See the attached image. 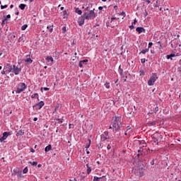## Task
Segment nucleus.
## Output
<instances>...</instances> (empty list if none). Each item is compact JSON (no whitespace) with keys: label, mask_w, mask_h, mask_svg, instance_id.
Returning <instances> with one entry per match:
<instances>
[{"label":"nucleus","mask_w":181,"mask_h":181,"mask_svg":"<svg viewBox=\"0 0 181 181\" xmlns=\"http://www.w3.org/2000/svg\"><path fill=\"white\" fill-rule=\"evenodd\" d=\"M112 125L115 129V131H118L121 127H122V120L121 117L115 116L112 119Z\"/></svg>","instance_id":"f257e3e1"},{"label":"nucleus","mask_w":181,"mask_h":181,"mask_svg":"<svg viewBox=\"0 0 181 181\" xmlns=\"http://www.w3.org/2000/svg\"><path fill=\"white\" fill-rule=\"evenodd\" d=\"M6 67H8V73H11L12 71V73H14L15 76H18L19 73L22 71V68H19L15 65L12 66L11 64H7Z\"/></svg>","instance_id":"f03ea898"},{"label":"nucleus","mask_w":181,"mask_h":181,"mask_svg":"<svg viewBox=\"0 0 181 181\" xmlns=\"http://www.w3.org/2000/svg\"><path fill=\"white\" fill-rule=\"evenodd\" d=\"M28 88V86L25 83H20L17 86H16V94H21V93H23Z\"/></svg>","instance_id":"7ed1b4c3"},{"label":"nucleus","mask_w":181,"mask_h":181,"mask_svg":"<svg viewBox=\"0 0 181 181\" xmlns=\"http://www.w3.org/2000/svg\"><path fill=\"white\" fill-rule=\"evenodd\" d=\"M94 11H95V8L90 10L89 11V13H88V14H87V12L85 11L83 13V18L87 20L94 19L95 18V16H97V15H95V12H94Z\"/></svg>","instance_id":"20e7f679"},{"label":"nucleus","mask_w":181,"mask_h":181,"mask_svg":"<svg viewBox=\"0 0 181 181\" xmlns=\"http://www.w3.org/2000/svg\"><path fill=\"white\" fill-rule=\"evenodd\" d=\"M119 18H117V17L111 18V21L109 26H110V28H115V26H118L119 25Z\"/></svg>","instance_id":"39448f33"},{"label":"nucleus","mask_w":181,"mask_h":181,"mask_svg":"<svg viewBox=\"0 0 181 181\" xmlns=\"http://www.w3.org/2000/svg\"><path fill=\"white\" fill-rule=\"evenodd\" d=\"M156 80H158V76H156V74H152V76L148 81V86H153Z\"/></svg>","instance_id":"423d86ee"},{"label":"nucleus","mask_w":181,"mask_h":181,"mask_svg":"<svg viewBox=\"0 0 181 181\" xmlns=\"http://www.w3.org/2000/svg\"><path fill=\"white\" fill-rule=\"evenodd\" d=\"M45 105V102L44 101H40V103H37L33 106V108H36V110H40L42 107Z\"/></svg>","instance_id":"0eeeda50"},{"label":"nucleus","mask_w":181,"mask_h":181,"mask_svg":"<svg viewBox=\"0 0 181 181\" xmlns=\"http://www.w3.org/2000/svg\"><path fill=\"white\" fill-rule=\"evenodd\" d=\"M9 135H11V133H9L8 132H4L3 136L1 138H0V141L4 142V141H5V139H6V138H8V136H9Z\"/></svg>","instance_id":"6e6552de"},{"label":"nucleus","mask_w":181,"mask_h":181,"mask_svg":"<svg viewBox=\"0 0 181 181\" xmlns=\"http://www.w3.org/2000/svg\"><path fill=\"white\" fill-rule=\"evenodd\" d=\"M87 62H88V59H84V60L80 61L78 64L79 67H83V66H84V64H86Z\"/></svg>","instance_id":"1a4fd4ad"},{"label":"nucleus","mask_w":181,"mask_h":181,"mask_svg":"<svg viewBox=\"0 0 181 181\" xmlns=\"http://www.w3.org/2000/svg\"><path fill=\"white\" fill-rule=\"evenodd\" d=\"M136 32H138V33L141 34L143 32H145V28H142V27H137L136 28Z\"/></svg>","instance_id":"9d476101"},{"label":"nucleus","mask_w":181,"mask_h":181,"mask_svg":"<svg viewBox=\"0 0 181 181\" xmlns=\"http://www.w3.org/2000/svg\"><path fill=\"white\" fill-rule=\"evenodd\" d=\"M23 135H25V130H22V129L18 131L16 134V136H22Z\"/></svg>","instance_id":"9b49d317"},{"label":"nucleus","mask_w":181,"mask_h":181,"mask_svg":"<svg viewBox=\"0 0 181 181\" xmlns=\"http://www.w3.org/2000/svg\"><path fill=\"white\" fill-rule=\"evenodd\" d=\"M100 139H101L102 142H105V141L108 139V137L105 136L104 134H101Z\"/></svg>","instance_id":"f8f14e48"},{"label":"nucleus","mask_w":181,"mask_h":181,"mask_svg":"<svg viewBox=\"0 0 181 181\" xmlns=\"http://www.w3.org/2000/svg\"><path fill=\"white\" fill-rule=\"evenodd\" d=\"M49 151H52V145H48L45 148V152L47 153Z\"/></svg>","instance_id":"ddd939ff"},{"label":"nucleus","mask_w":181,"mask_h":181,"mask_svg":"<svg viewBox=\"0 0 181 181\" xmlns=\"http://www.w3.org/2000/svg\"><path fill=\"white\" fill-rule=\"evenodd\" d=\"M144 149L139 150V153L137 154L138 158H142V155H144Z\"/></svg>","instance_id":"4468645a"},{"label":"nucleus","mask_w":181,"mask_h":181,"mask_svg":"<svg viewBox=\"0 0 181 181\" xmlns=\"http://www.w3.org/2000/svg\"><path fill=\"white\" fill-rule=\"evenodd\" d=\"M148 52H149V48H146L145 49L141 50V52L139 53V54H141V53H142V54H146V53H148Z\"/></svg>","instance_id":"2eb2a0df"},{"label":"nucleus","mask_w":181,"mask_h":181,"mask_svg":"<svg viewBox=\"0 0 181 181\" xmlns=\"http://www.w3.org/2000/svg\"><path fill=\"white\" fill-rule=\"evenodd\" d=\"M45 59H46L47 62H54V59L53 57H47Z\"/></svg>","instance_id":"dca6fc26"},{"label":"nucleus","mask_w":181,"mask_h":181,"mask_svg":"<svg viewBox=\"0 0 181 181\" xmlns=\"http://www.w3.org/2000/svg\"><path fill=\"white\" fill-rule=\"evenodd\" d=\"M47 28L49 29V32L50 33H52V32H53V25H47Z\"/></svg>","instance_id":"f3484780"},{"label":"nucleus","mask_w":181,"mask_h":181,"mask_svg":"<svg viewBox=\"0 0 181 181\" xmlns=\"http://www.w3.org/2000/svg\"><path fill=\"white\" fill-rule=\"evenodd\" d=\"M25 63H29L30 64H32L33 60H32V59L30 58H27L26 59H25Z\"/></svg>","instance_id":"a211bd4d"},{"label":"nucleus","mask_w":181,"mask_h":181,"mask_svg":"<svg viewBox=\"0 0 181 181\" xmlns=\"http://www.w3.org/2000/svg\"><path fill=\"white\" fill-rule=\"evenodd\" d=\"M86 167H87V173L88 175H90V173H91V168H90V165H88V164H86Z\"/></svg>","instance_id":"6ab92c4d"},{"label":"nucleus","mask_w":181,"mask_h":181,"mask_svg":"<svg viewBox=\"0 0 181 181\" xmlns=\"http://www.w3.org/2000/svg\"><path fill=\"white\" fill-rule=\"evenodd\" d=\"M172 57H176V54H171L170 55H167V59H170L171 60H173Z\"/></svg>","instance_id":"aec40b11"},{"label":"nucleus","mask_w":181,"mask_h":181,"mask_svg":"<svg viewBox=\"0 0 181 181\" xmlns=\"http://www.w3.org/2000/svg\"><path fill=\"white\" fill-rule=\"evenodd\" d=\"M86 18L83 17V18H81V21H79V25L80 26H83V25H84V20Z\"/></svg>","instance_id":"412c9836"},{"label":"nucleus","mask_w":181,"mask_h":181,"mask_svg":"<svg viewBox=\"0 0 181 181\" xmlns=\"http://www.w3.org/2000/svg\"><path fill=\"white\" fill-rule=\"evenodd\" d=\"M153 141L154 144H156V145H159V143L158 142V137L153 136Z\"/></svg>","instance_id":"4be33fe9"},{"label":"nucleus","mask_w":181,"mask_h":181,"mask_svg":"<svg viewBox=\"0 0 181 181\" xmlns=\"http://www.w3.org/2000/svg\"><path fill=\"white\" fill-rule=\"evenodd\" d=\"M19 8H20V9L23 11V9H25V8H26V5L23 4H21L19 5Z\"/></svg>","instance_id":"5701e85b"},{"label":"nucleus","mask_w":181,"mask_h":181,"mask_svg":"<svg viewBox=\"0 0 181 181\" xmlns=\"http://www.w3.org/2000/svg\"><path fill=\"white\" fill-rule=\"evenodd\" d=\"M36 97H37V98H39V94H37V93H34V94H33V95H31V98H36Z\"/></svg>","instance_id":"b1692460"},{"label":"nucleus","mask_w":181,"mask_h":181,"mask_svg":"<svg viewBox=\"0 0 181 181\" xmlns=\"http://www.w3.org/2000/svg\"><path fill=\"white\" fill-rule=\"evenodd\" d=\"M76 12L78 13V15H81V13H83V11L78 8L76 9Z\"/></svg>","instance_id":"393cba45"},{"label":"nucleus","mask_w":181,"mask_h":181,"mask_svg":"<svg viewBox=\"0 0 181 181\" xmlns=\"http://www.w3.org/2000/svg\"><path fill=\"white\" fill-rule=\"evenodd\" d=\"M28 28V24H25L21 27V30H26V28Z\"/></svg>","instance_id":"a878e982"},{"label":"nucleus","mask_w":181,"mask_h":181,"mask_svg":"<svg viewBox=\"0 0 181 181\" xmlns=\"http://www.w3.org/2000/svg\"><path fill=\"white\" fill-rule=\"evenodd\" d=\"M16 175H18V176H19V177H23V175H22V171L17 172Z\"/></svg>","instance_id":"bb28decb"},{"label":"nucleus","mask_w":181,"mask_h":181,"mask_svg":"<svg viewBox=\"0 0 181 181\" xmlns=\"http://www.w3.org/2000/svg\"><path fill=\"white\" fill-rule=\"evenodd\" d=\"M89 144L88 146H86V149H88L90 148V146L91 145V139H88Z\"/></svg>","instance_id":"cd10ccee"},{"label":"nucleus","mask_w":181,"mask_h":181,"mask_svg":"<svg viewBox=\"0 0 181 181\" xmlns=\"http://www.w3.org/2000/svg\"><path fill=\"white\" fill-rule=\"evenodd\" d=\"M28 167H25L23 170V173H28Z\"/></svg>","instance_id":"c85d7f7f"},{"label":"nucleus","mask_w":181,"mask_h":181,"mask_svg":"<svg viewBox=\"0 0 181 181\" xmlns=\"http://www.w3.org/2000/svg\"><path fill=\"white\" fill-rule=\"evenodd\" d=\"M18 42L21 43V42H22L23 43H24L25 42V40L22 37H20L19 39H18Z\"/></svg>","instance_id":"c756f323"},{"label":"nucleus","mask_w":181,"mask_h":181,"mask_svg":"<svg viewBox=\"0 0 181 181\" xmlns=\"http://www.w3.org/2000/svg\"><path fill=\"white\" fill-rule=\"evenodd\" d=\"M67 32V28L66 27L62 28V33H66Z\"/></svg>","instance_id":"7c9ffc66"},{"label":"nucleus","mask_w":181,"mask_h":181,"mask_svg":"<svg viewBox=\"0 0 181 181\" xmlns=\"http://www.w3.org/2000/svg\"><path fill=\"white\" fill-rule=\"evenodd\" d=\"M153 45V42H149L148 43V50H149V49H151V47H152Z\"/></svg>","instance_id":"2f4dec72"},{"label":"nucleus","mask_w":181,"mask_h":181,"mask_svg":"<svg viewBox=\"0 0 181 181\" xmlns=\"http://www.w3.org/2000/svg\"><path fill=\"white\" fill-rule=\"evenodd\" d=\"M5 8H8V5H4V6H3V5H1V9H5Z\"/></svg>","instance_id":"473e14b6"},{"label":"nucleus","mask_w":181,"mask_h":181,"mask_svg":"<svg viewBox=\"0 0 181 181\" xmlns=\"http://www.w3.org/2000/svg\"><path fill=\"white\" fill-rule=\"evenodd\" d=\"M105 86L107 88H110V83H105Z\"/></svg>","instance_id":"72a5a7b5"},{"label":"nucleus","mask_w":181,"mask_h":181,"mask_svg":"<svg viewBox=\"0 0 181 181\" xmlns=\"http://www.w3.org/2000/svg\"><path fill=\"white\" fill-rule=\"evenodd\" d=\"M145 62H146V59L145 58H143L141 59V63H142V64H144V63H145Z\"/></svg>","instance_id":"f704fd0d"},{"label":"nucleus","mask_w":181,"mask_h":181,"mask_svg":"<svg viewBox=\"0 0 181 181\" xmlns=\"http://www.w3.org/2000/svg\"><path fill=\"white\" fill-rule=\"evenodd\" d=\"M58 124H63V119H59Z\"/></svg>","instance_id":"c9c22d12"},{"label":"nucleus","mask_w":181,"mask_h":181,"mask_svg":"<svg viewBox=\"0 0 181 181\" xmlns=\"http://www.w3.org/2000/svg\"><path fill=\"white\" fill-rule=\"evenodd\" d=\"M6 23V18L2 21L1 25H5Z\"/></svg>","instance_id":"e433bc0d"},{"label":"nucleus","mask_w":181,"mask_h":181,"mask_svg":"<svg viewBox=\"0 0 181 181\" xmlns=\"http://www.w3.org/2000/svg\"><path fill=\"white\" fill-rule=\"evenodd\" d=\"M154 111H155V113L156 114L158 112V111H159V107H156Z\"/></svg>","instance_id":"4c0bfd02"},{"label":"nucleus","mask_w":181,"mask_h":181,"mask_svg":"<svg viewBox=\"0 0 181 181\" xmlns=\"http://www.w3.org/2000/svg\"><path fill=\"white\" fill-rule=\"evenodd\" d=\"M140 76H145V72L144 71H140Z\"/></svg>","instance_id":"58836bf2"},{"label":"nucleus","mask_w":181,"mask_h":181,"mask_svg":"<svg viewBox=\"0 0 181 181\" xmlns=\"http://www.w3.org/2000/svg\"><path fill=\"white\" fill-rule=\"evenodd\" d=\"M36 165H37V162L34 161V162L32 163L33 166H36Z\"/></svg>","instance_id":"ea45409f"},{"label":"nucleus","mask_w":181,"mask_h":181,"mask_svg":"<svg viewBox=\"0 0 181 181\" xmlns=\"http://www.w3.org/2000/svg\"><path fill=\"white\" fill-rule=\"evenodd\" d=\"M103 135L107 137V136L108 135V132L107 131L103 133Z\"/></svg>","instance_id":"a19ab883"},{"label":"nucleus","mask_w":181,"mask_h":181,"mask_svg":"<svg viewBox=\"0 0 181 181\" xmlns=\"http://www.w3.org/2000/svg\"><path fill=\"white\" fill-rule=\"evenodd\" d=\"M136 22H138V21H136V18H135L134 22L132 23V25H136Z\"/></svg>","instance_id":"79ce46f5"},{"label":"nucleus","mask_w":181,"mask_h":181,"mask_svg":"<svg viewBox=\"0 0 181 181\" xmlns=\"http://www.w3.org/2000/svg\"><path fill=\"white\" fill-rule=\"evenodd\" d=\"M129 29H135V27L134 26V24L129 26Z\"/></svg>","instance_id":"37998d69"},{"label":"nucleus","mask_w":181,"mask_h":181,"mask_svg":"<svg viewBox=\"0 0 181 181\" xmlns=\"http://www.w3.org/2000/svg\"><path fill=\"white\" fill-rule=\"evenodd\" d=\"M120 15H122V16H124V18H125V12L122 11Z\"/></svg>","instance_id":"c03bdc74"},{"label":"nucleus","mask_w":181,"mask_h":181,"mask_svg":"<svg viewBox=\"0 0 181 181\" xmlns=\"http://www.w3.org/2000/svg\"><path fill=\"white\" fill-rule=\"evenodd\" d=\"M132 127L131 126H127V131H129V129H132Z\"/></svg>","instance_id":"a18cd8bd"},{"label":"nucleus","mask_w":181,"mask_h":181,"mask_svg":"<svg viewBox=\"0 0 181 181\" xmlns=\"http://www.w3.org/2000/svg\"><path fill=\"white\" fill-rule=\"evenodd\" d=\"M107 149L108 151H110V149H111V146H110V144L107 145Z\"/></svg>","instance_id":"49530a36"},{"label":"nucleus","mask_w":181,"mask_h":181,"mask_svg":"<svg viewBox=\"0 0 181 181\" xmlns=\"http://www.w3.org/2000/svg\"><path fill=\"white\" fill-rule=\"evenodd\" d=\"M49 90H50V88H44L45 91H49Z\"/></svg>","instance_id":"de8ad7c7"},{"label":"nucleus","mask_w":181,"mask_h":181,"mask_svg":"<svg viewBox=\"0 0 181 181\" xmlns=\"http://www.w3.org/2000/svg\"><path fill=\"white\" fill-rule=\"evenodd\" d=\"M30 152H32L33 153H34V152H35V149H33V148H30Z\"/></svg>","instance_id":"09e8293b"},{"label":"nucleus","mask_w":181,"mask_h":181,"mask_svg":"<svg viewBox=\"0 0 181 181\" xmlns=\"http://www.w3.org/2000/svg\"><path fill=\"white\" fill-rule=\"evenodd\" d=\"M98 9H99V11H103V9H104V8L103 6H99Z\"/></svg>","instance_id":"8fccbe9b"},{"label":"nucleus","mask_w":181,"mask_h":181,"mask_svg":"<svg viewBox=\"0 0 181 181\" xmlns=\"http://www.w3.org/2000/svg\"><path fill=\"white\" fill-rule=\"evenodd\" d=\"M151 165H155V160H152L151 162Z\"/></svg>","instance_id":"3c124183"},{"label":"nucleus","mask_w":181,"mask_h":181,"mask_svg":"<svg viewBox=\"0 0 181 181\" xmlns=\"http://www.w3.org/2000/svg\"><path fill=\"white\" fill-rule=\"evenodd\" d=\"M114 9H115V11H117V9H118V6H115Z\"/></svg>","instance_id":"603ef678"},{"label":"nucleus","mask_w":181,"mask_h":181,"mask_svg":"<svg viewBox=\"0 0 181 181\" xmlns=\"http://www.w3.org/2000/svg\"><path fill=\"white\" fill-rule=\"evenodd\" d=\"M6 18H7V19L11 18V14H8V15L6 16Z\"/></svg>","instance_id":"864d4df0"},{"label":"nucleus","mask_w":181,"mask_h":181,"mask_svg":"<svg viewBox=\"0 0 181 181\" xmlns=\"http://www.w3.org/2000/svg\"><path fill=\"white\" fill-rule=\"evenodd\" d=\"M144 16H148V11L144 12Z\"/></svg>","instance_id":"5fc2aeb1"},{"label":"nucleus","mask_w":181,"mask_h":181,"mask_svg":"<svg viewBox=\"0 0 181 181\" xmlns=\"http://www.w3.org/2000/svg\"><path fill=\"white\" fill-rule=\"evenodd\" d=\"M146 2H147L148 4H151V1L150 0H145Z\"/></svg>","instance_id":"6e6d98bb"},{"label":"nucleus","mask_w":181,"mask_h":181,"mask_svg":"<svg viewBox=\"0 0 181 181\" xmlns=\"http://www.w3.org/2000/svg\"><path fill=\"white\" fill-rule=\"evenodd\" d=\"M63 13H64V15H67V11H63Z\"/></svg>","instance_id":"4d7b16f0"},{"label":"nucleus","mask_w":181,"mask_h":181,"mask_svg":"<svg viewBox=\"0 0 181 181\" xmlns=\"http://www.w3.org/2000/svg\"><path fill=\"white\" fill-rule=\"evenodd\" d=\"M112 128H114V127H112V125H110L109 129H112Z\"/></svg>","instance_id":"13d9d810"},{"label":"nucleus","mask_w":181,"mask_h":181,"mask_svg":"<svg viewBox=\"0 0 181 181\" xmlns=\"http://www.w3.org/2000/svg\"><path fill=\"white\" fill-rule=\"evenodd\" d=\"M33 121H35V122L37 121V117H35V118L33 119Z\"/></svg>","instance_id":"bf43d9fd"},{"label":"nucleus","mask_w":181,"mask_h":181,"mask_svg":"<svg viewBox=\"0 0 181 181\" xmlns=\"http://www.w3.org/2000/svg\"><path fill=\"white\" fill-rule=\"evenodd\" d=\"M143 146H144V148H146V143H144V144H143Z\"/></svg>","instance_id":"052dcab7"},{"label":"nucleus","mask_w":181,"mask_h":181,"mask_svg":"<svg viewBox=\"0 0 181 181\" xmlns=\"http://www.w3.org/2000/svg\"><path fill=\"white\" fill-rule=\"evenodd\" d=\"M15 15H16V16L19 15V11L16 12Z\"/></svg>","instance_id":"680f3d73"},{"label":"nucleus","mask_w":181,"mask_h":181,"mask_svg":"<svg viewBox=\"0 0 181 181\" xmlns=\"http://www.w3.org/2000/svg\"><path fill=\"white\" fill-rule=\"evenodd\" d=\"M42 167V164H38L37 165V168H41Z\"/></svg>","instance_id":"e2e57ef3"},{"label":"nucleus","mask_w":181,"mask_h":181,"mask_svg":"<svg viewBox=\"0 0 181 181\" xmlns=\"http://www.w3.org/2000/svg\"><path fill=\"white\" fill-rule=\"evenodd\" d=\"M10 8H11V9H12V8H13V4H11V5L10 6Z\"/></svg>","instance_id":"0e129e2a"},{"label":"nucleus","mask_w":181,"mask_h":181,"mask_svg":"<svg viewBox=\"0 0 181 181\" xmlns=\"http://www.w3.org/2000/svg\"><path fill=\"white\" fill-rule=\"evenodd\" d=\"M85 11H86V12H87V11H88V7H86V8H85Z\"/></svg>","instance_id":"69168bd1"},{"label":"nucleus","mask_w":181,"mask_h":181,"mask_svg":"<svg viewBox=\"0 0 181 181\" xmlns=\"http://www.w3.org/2000/svg\"><path fill=\"white\" fill-rule=\"evenodd\" d=\"M1 74H5V71H2Z\"/></svg>","instance_id":"338daca9"},{"label":"nucleus","mask_w":181,"mask_h":181,"mask_svg":"<svg viewBox=\"0 0 181 181\" xmlns=\"http://www.w3.org/2000/svg\"><path fill=\"white\" fill-rule=\"evenodd\" d=\"M159 49H162V45H160Z\"/></svg>","instance_id":"774afa93"}]
</instances>
